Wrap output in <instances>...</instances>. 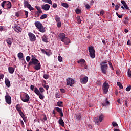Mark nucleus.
<instances>
[{
  "instance_id": "1",
  "label": "nucleus",
  "mask_w": 131,
  "mask_h": 131,
  "mask_svg": "<svg viewBox=\"0 0 131 131\" xmlns=\"http://www.w3.org/2000/svg\"><path fill=\"white\" fill-rule=\"evenodd\" d=\"M32 64L34 65L33 68L35 70H40L41 66L40 65V62H39V61L37 59L34 57L31 59V61L29 63V65Z\"/></svg>"
},
{
  "instance_id": "2",
  "label": "nucleus",
  "mask_w": 131,
  "mask_h": 131,
  "mask_svg": "<svg viewBox=\"0 0 131 131\" xmlns=\"http://www.w3.org/2000/svg\"><path fill=\"white\" fill-rule=\"evenodd\" d=\"M1 6L3 9H7L8 10V9H11V8H12V4H11L10 1H4L1 3Z\"/></svg>"
},
{
  "instance_id": "3",
  "label": "nucleus",
  "mask_w": 131,
  "mask_h": 131,
  "mask_svg": "<svg viewBox=\"0 0 131 131\" xmlns=\"http://www.w3.org/2000/svg\"><path fill=\"white\" fill-rule=\"evenodd\" d=\"M100 66L102 73H103V74H106L107 69L108 68V64H107V62L103 61L102 62H101Z\"/></svg>"
},
{
  "instance_id": "4",
  "label": "nucleus",
  "mask_w": 131,
  "mask_h": 131,
  "mask_svg": "<svg viewBox=\"0 0 131 131\" xmlns=\"http://www.w3.org/2000/svg\"><path fill=\"white\" fill-rule=\"evenodd\" d=\"M20 98L21 101L25 103H27L30 99V97H29V95L27 94V93H23L21 94Z\"/></svg>"
},
{
  "instance_id": "5",
  "label": "nucleus",
  "mask_w": 131,
  "mask_h": 131,
  "mask_svg": "<svg viewBox=\"0 0 131 131\" xmlns=\"http://www.w3.org/2000/svg\"><path fill=\"white\" fill-rule=\"evenodd\" d=\"M103 119H104V115H101L99 116V117H95L94 119V121L97 125L100 124V122H102L103 121Z\"/></svg>"
},
{
  "instance_id": "6",
  "label": "nucleus",
  "mask_w": 131,
  "mask_h": 131,
  "mask_svg": "<svg viewBox=\"0 0 131 131\" xmlns=\"http://www.w3.org/2000/svg\"><path fill=\"white\" fill-rule=\"evenodd\" d=\"M102 91L103 94L106 95L108 93V91H109V84L108 83L105 82L102 85Z\"/></svg>"
},
{
  "instance_id": "7",
  "label": "nucleus",
  "mask_w": 131,
  "mask_h": 131,
  "mask_svg": "<svg viewBox=\"0 0 131 131\" xmlns=\"http://www.w3.org/2000/svg\"><path fill=\"white\" fill-rule=\"evenodd\" d=\"M89 52L90 53L91 58L94 59L96 56V54H95V49H94L92 46L89 47Z\"/></svg>"
},
{
  "instance_id": "8",
  "label": "nucleus",
  "mask_w": 131,
  "mask_h": 131,
  "mask_svg": "<svg viewBox=\"0 0 131 131\" xmlns=\"http://www.w3.org/2000/svg\"><path fill=\"white\" fill-rule=\"evenodd\" d=\"M34 93L37 96H39V99H40V100H42L43 99H45V96H43L42 94H40V92H39V90L37 87L35 88Z\"/></svg>"
},
{
  "instance_id": "9",
  "label": "nucleus",
  "mask_w": 131,
  "mask_h": 131,
  "mask_svg": "<svg viewBox=\"0 0 131 131\" xmlns=\"http://www.w3.org/2000/svg\"><path fill=\"white\" fill-rule=\"evenodd\" d=\"M5 98L6 103H7V104H8L9 105H11L12 103V100L11 99V96L9 95V93H8V92H6Z\"/></svg>"
},
{
  "instance_id": "10",
  "label": "nucleus",
  "mask_w": 131,
  "mask_h": 131,
  "mask_svg": "<svg viewBox=\"0 0 131 131\" xmlns=\"http://www.w3.org/2000/svg\"><path fill=\"white\" fill-rule=\"evenodd\" d=\"M28 36L30 41L34 42L35 40H36V37L35 36V35L33 34L32 33H29Z\"/></svg>"
},
{
  "instance_id": "11",
  "label": "nucleus",
  "mask_w": 131,
  "mask_h": 131,
  "mask_svg": "<svg viewBox=\"0 0 131 131\" xmlns=\"http://www.w3.org/2000/svg\"><path fill=\"white\" fill-rule=\"evenodd\" d=\"M59 38L61 41H64V40H68V41H69V38L66 37V35L63 33L59 34Z\"/></svg>"
},
{
  "instance_id": "12",
  "label": "nucleus",
  "mask_w": 131,
  "mask_h": 131,
  "mask_svg": "<svg viewBox=\"0 0 131 131\" xmlns=\"http://www.w3.org/2000/svg\"><path fill=\"white\" fill-rule=\"evenodd\" d=\"M67 85H70V86H72V85L74 84V80L71 78L67 79Z\"/></svg>"
},
{
  "instance_id": "13",
  "label": "nucleus",
  "mask_w": 131,
  "mask_h": 131,
  "mask_svg": "<svg viewBox=\"0 0 131 131\" xmlns=\"http://www.w3.org/2000/svg\"><path fill=\"white\" fill-rule=\"evenodd\" d=\"M41 8L42 10H44V11H49V10H50V8H51V5L48 4H43L41 5Z\"/></svg>"
},
{
  "instance_id": "14",
  "label": "nucleus",
  "mask_w": 131,
  "mask_h": 131,
  "mask_svg": "<svg viewBox=\"0 0 131 131\" xmlns=\"http://www.w3.org/2000/svg\"><path fill=\"white\" fill-rule=\"evenodd\" d=\"M88 80H89V78L88 77H84L83 78L80 79V81L81 83H83L85 84L86 82H88Z\"/></svg>"
},
{
  "instance_id": "15",
  "label": "nucleus",
  "mask_w": 131,
  "mask_h": 131,
  "mask_svg": "<svg viewBox=\"0 0 131 131\" xmlns=\"http://www.w3.org/2000/svg\"><path fill=\"white\" fill-rule=\"evenodd\" d=\"M5 84L7 88H10L11 86V83L10 82V80L8 78H5Z\"/></svg>"
},
{
  "instance_id": "16",
  "label": "nucleus",
  "mask_w": 131,
  "mask_h": 131,
  "mask_svg": "<svg viewBox=\"0 0 131 131\" xmlns=\"http://www.w3.org/2000/svg\"><path fill=\"white\" fill-rule=\"evenodd\" d=\"M14 30H15L16 32L19 33L22 31V28H21V27H20L19 26H15V27L14 28Z\"/></svg>"
},
{
  "instance_id": "17",
  "label": "nucleus",
  "mask_w": 131,
  "mask_h": 131,
  "mask_svg": "<svg viewBox=\"0 0 131 131\" xmlns=\"http://www.w3.org/2000/svg\"><path fill=\"white\" fill-rule=\"evenodd\" d=\"M35 25L36 27L38 29L42 26V24H41V23H40V21H36L35 22Z\"/></svg>"
},
{
  "instance_id": "18",
  "label": "nucleus",
  "mask_w": 131,
  "mask_h": 131,
  "mask_svg": "<svg viewBox=\"0 0 131 131\" xmlns=\"http://www.w3.org/2000/svg\"><path fill=\"white\" fill-rule=\"evenodd\" d=\"M58 123H59V124L61 125V126H64L65 123H64V121H63L62 117L59 118V120L58 121Z\"/></svg>"
},
{
  "instance_id": "19",
  "label": "nucleus",
  "mask_w": 131,
  "mask_h": 131,
  "mask_svg": "<svg viewBox=\"0 0 131 131\" xmlns=\"http://www.w3.org/2000/svg\"><path fill=\"white\" fill-rule=\"evenodd\" d=\"M8 71L9 73H11V74H13L14 73V71H15V69L12 67H10L8 68Z\"/></svg>"
},
{
  "instance_id": "20",
  "label": "nucleus",
  "mask_w": 131,
  "mask_h": 131,
  "mask_svg": "<svg viewBox=\"0 0 131 131\" xmlns=\"http://www.w3.org/2000/svg\"><path fill=\"white\" fill-rule=\"evenodd\" d=\"M38 29H39V31H40V32H42V33L46 32V28L43 27V26H42L41 27L39 28Z\"/></svg>"
},
{
  "instance_id": "21",
  "label": "nucleus",
  "mask_w": 131,
  "mask_h": 131,
  "mask_svg": "<svg viewBox=\"0 0 131 131\" xmlns=\"http://www.w3.org/2000/svg\"><path fill=\"white\" fill-rule=\"evenodd\" d=\"M18 58L19 60H23V53L22 52H19L17 54Z\"/></svg>"
},
{
  "instance_id": "22",
  "label": "nucleus",
  "mask_w": 131,
  "mask_h": 131,
  "mask_svg": "<svg viewBox=\"0 0 131 131\" xmlns=\"http://www.w3.org/2000/svg\"><path fill=\"white\" fill-rule=\"evenodd\" d=\"M35 8L36 9V10H37V13L38 14H41V13H42V10H41V8H40V7L36 6Z\"/></svg>"
},
{
  "instance_id": "23",
  "label": "nucleus",
  "mask_w": 131,
  "mask_h": 131,
  "mask_svg": "<svg viewBox=\"0 0 131 131\" xmlns=\"http://www.w3.org/2000/svg\"><path fill=\"white\" fill-rule=\"evenodd\" d=\"M121 3L124 6L125 9H128V7H127V5H126V3H125V1L121 0Z\"/></svg>"
},
{
  "instance_id": "24",
  "label": "nucleus",
  "mask_w": 131,
  "mask_h": 131,
  "mask_svg": "<svg viewBox=\"0 0 131 131\" xmlns=\"http://www.w3.org/2000/svg\"><path fill=\"white\" fill-rule=\"evenodd\" d=\"M77 63L79 64H82V65H83L84 64H85V60L83 59H81L80 60L77 61Z\"/></svg>"
},
{
  "instance_id": "25",
  "label": "nucleus",
  "mask_w": 131,
  "mask_h": 131,
  "mask_svg": "<svg viewBox=\"0 0 131 131\" xmlns=\"http://www.w3.org/2000/svg\"><path fill=\"white\" fill-rule=\"evenodd\" d=\"M20 116L22 117L23 119L24 120H25V115H24V114L23 113V112H22V111H21L20 112H19Z\"/></svg>"
},
{
  "instance_id": "26",
  "label": "nucleus",
  "mask_w": 131,
  "mask_h": 131,
  "mask_svg": "<svg viewBox=\"0 0 131 131\" xmlns=\"http://www.w3.org/2000/svg\"><path fill=\"white\" fill-rule=\"evenodd\" d=\"M43 3H47L48 4H50V5H53V2L52 0H42Z\"/></svg>"
},
{
  "instance_id": "27",
  "label": "nucleus",
  "mask_w": 131,
  "mask_h": 131,
  "mask_svg": "<svg viewBox=\"0 0 131 131\" xmlns=\"http://www.w3.org/2000/svg\"><path fill=\"white\" fill-rule=\"evenodd\" d=\"M6 42L7 43H8V45H9L10 46H11V45H12V39L11 38H8L6 40Z\"/></svg>"
},
{
  "instance_id": "28",
  "label": "nucleus",
  "mask_w": 131,
  "mask_h": 131,
  "mask_svg": "<svg viewBox=\"0 0 131 131\" xmlns=\"http://www.w3.org/2000/svg\"><path fill=\"white\" fill-rule=\"evenodd\" d=\"M42 41H43V42H46V43L48 42V37H47V36H44L43 37H42Z\"/></svg>"
},
{
  "instance_id": "29",
  "label": "nucleus",
  "mask_w": 131,
  "mask_h": 131,
  "mask_svg": "<svg viewBox=\"0 0 131 131\" xmlns=\"http://www.w3.org/2000/svg\"><path fill=\"white\" fill-rule=\"evenodd\" d=\"M47 17L48 15L47 14H43L40 16V19L41 20H43V19H46V18H47Z\"/></svg>"
},
{
  "instance_id": "30",
  "label": "nucleus",
  "mask_w": 131,
  "mask_h": 131,
  "mask_svg": "<svg viewBox=\"0 0 131 131\" xmlns=\"http://www.w3.org/2000/svg\"><path fill=\"white\" fill-rule=\"evenodd\" d=\"M62 7H64V8H68L69 7V5H68V4L66 3H63L61 4Z\"/></svg>"
},
{
  "instance_id": "31",
  "label": "nucleus",
  "mask_w": 131,
  "mask_h": 131,
  "mask_svg": "<svg viewBox=\"0 0 131 131\" xmlns=\"http://www.w3.org/2000/svg\"><path fill=\"white\" fill-rule=\"evenodd\" d=\"M76 119H78V120H80V118H81V114H77L76 115Z\"/></svg>"
},
{
  "instance_id": "32",
  "label": "nucleus",
  "mask_w": 131,
  "mask_h": 131,
  "mask_svg": "<svg viewBox=\"0 0 131 131\" xmlns=\"http://www.w3.org/2000/svg\"><path fill=\"white\" fill-rule=\"evenodd\" d=\"M16 110L18 112H20V111H22L21 110V108L20 107V105H19V104H17L16 106Z\"/></svg>"
},
{
  "instance_id": "33",
  "label": "nucleus",
  "mask_w": 131,
  "mask_h": 131,
  "mask_svg": "<svg viewBox=\"0 0 131 131\" xmlns=\"http://www.w3.org/2000/svg\"><path fill=\"white\" fill-rule=\"evenodd\" d=\"M62 42H64L65 45L67 46L70 43V39H69V41H68V40H64V41H62Z\"/></svg>"
},
{
  "instance_id": "34",
  "label": "nucleus",
  "mask_w": 131,
  "mask_h": 131,
  "mask_svg": "<svg viewBox=\"0 0 131 131\" xmlns=\"http://www.w3.org/2000/svg\"><path fill=\"white\" fill-rule=\"evenodd\" d=\"M117 84L118 86L120 88V89H123V86H122V84H121V83H120V82H117Z\"/></svg>"
},
{
  "instance_id": "35",
  "label": "nucleus",
  "mask_w": 131,
  "mask_h": 131,
  "mask_svg": "<svg viewBox=\"0 0 131 131\" xmlns=\"http://www.w3.org/2000/svg\"><path fill=\"white\" fill-rule=\"evenodd\" d=\"M109 103H110L109 101H108V100H107V99H106L105 103H102V106H107V105H109Z\"/></svg>"
},
{
  "instance_id": "36",
  "label": "nucleus",
  "mask_w": 131,
  "mask_h": 131,
  "mask_svg": "<svg viewBox=\"0 0 131 131\" xmlns=\"http://www.w3.org/2000/svg\"><path fill=\"white\" fill-rule=\"evenodd\" d=\"M39 91L40 92V93H41V94H42V93H43V92H45V89L42 87H40Z\"/></svg>"
},
{
  "instance_id": "37",
  "label": "nucleus",
  "mask_w": 131,
  "mask_h": 131,
  "mask_svg": "<svg viewBox=\"0 0 131 131\" xmlns=\"http://www.w3.org/2000/svg\"><path fill=\"white\" fill-rule=\"evenodd\" d=\"M55 109L57 111V112H59V113H62V109L60 108L59 107H55Z\"/></svg>"
},
{
  "instance_id": "38",
  "label": "nucleus",
  "mask_w": 131,
  "mask_h": 131,
  "mask_svg": "<svg viewBox=\"0 0 131 131\" xmlns=\"http://www.w3.org/2000/svg\"><path fill=\"white\" fill-rule=\"evenodd\" d=\"M127 75L128 77L131 78V71H130V69H129L128 70V71H127Z\"/></svg>"
},
{
  "instance_id": "39",
  "label": "nucleus",
  "mask_w": 131,
  "mask_h": 131,
  "mask_svg": "<svg viewBox=\"0 0 131 131\" xmlns=\"http://www.w3.org/2000/svg\"><path fill=\"white\" fill-rule=\"evenodd\" d=\"M35 87L34 85H31L30 86V90H31V91H33V92H34V90H35Z\"/></svg>"
},
{
  "instance_id": "40",
  "label": "nucleus",
  "mask_w": 131,
  "mask_h": 131,
  "mask_svg": "<svg viewBox=\"0 0 131 131\" xmlns=\"http://www.w3.org/2000/svg\"><path fill=\"white\" fill-rule=\"evenodd\" d=\"M75 12H76V14H80V13H81V11L80 10H79L78 8H77L75 10Z\"/></svg>"
},
{
  "instance_id": "41",
  "label": "nucleus",
  "mask_w": 131,
  "mask_h": 131,
  "mask_svg": "<svg viewBox=\"0 0 131 131\" xmlns=\"http://www.w3.org/2000/svg\"><path fill=\"white\" fill-rule=\"evenodd\" d=\"M24 4L25 7H27L29 4V3H28V1H24Z\"/></svg>"
},
{
  "instance_id": "42",
  "label": "nucleus",
  "mask_w": 131,
  "mask_h": 131,
  "mask_svg": "<svg viewBox=\"0 0 131 131\" xmlns=\"http://www.w3.org/2000/svg\"><path fill=\"white\" fill-rule=\"evenodd\" d=\"M58 60L59 62H62V61H63V58H62V56H59L58 57Z\"/></svg>"
},
{
  "instance_id": "43",
  "label": "nucleus",
  "mask_w": 131,
  "mask_h": 131,
  "mask_svg": "<svg viewBox=\"0 0 131 131\" xmlns=\"http://www.w3.org/2000/svg\"><path fill=\"white\" fill-rule=\"evenodd\" d=\"M77 21L79 24H80L81 23V19H80V17H77Z\"/></svg>"
},
{
  "instance_id": "44",
  "label": "nucleus",
  "mask_w": 131,
  "mask_h": 131,
  "mask_svg": "<svg viewBox=\"0 0 131 131\" xmlns=\"http://www.w3.org/2000/svg\"><path fill=\"white\" fill-rule=\"evenodd\" d=\"M62 101H59L57 102V106H58V107H62Z\"/></svg>"
},
{
  "instance_id": "45",
  "label": "nucleus",
  "mask_w": 131,
  "mask_h": 131,
  "mask_svg": "<svg viewBox=\"0 0 131 131\" xmlns=\"http://www.w3.org/2000/svg\"><path fill=\"white\" fill-rule=\"evenodd\" d=\"M49 75L47 74H45L43 75V78L45 79H48V78H49Z\"/></svg>"
},
{
  "instance_id": "46",
  "label": "nucleus",
  "mask_w": 131,
  "mask_h": 131,
  "mask_svg": "<svg viewBox=\"0 0 131 131\" xmlns=\"http://www.w3.org/2000/svg\"><path fill=\"white\" fill-rule=\"evenodd\" d=\"M119 7H120V5H116L115 6V10L118 11V8H119Z\"/></svg>"
},
{
  "instance_id": "47",
  "label": "nucleus",
  "mask_w": 131,
  "mask_h": 131,
  "mask_svg": "<svg viewBox=\"0 0 131 131\" xmlns=\"http://www.w3.org/2000/svg\"><path fill=\"white\" fill-rule=\"evenodd\" d=\"M55 20L56 21V22H59L60 21V17H59L58 16H56L55 17Z\"/></svg>"
},
{
  "instance_id": "48",
  "label": "nucleus",
  "mask_w": 131,
  "mask_h": 131,
  "mask_svg": "<svg viewBox=\"0 0 131 131\" xmlns=\"http://www.w3.org/2000/svg\"><path fill=\"white\" fill-rule=\"evenodd\" d=\"M55 97L57 98H61V95L59 93H56Z\"/></svg>"
},
{
  "instance_id": "49",
  "label": "nucleus",
  "mask_w": 131,
  "mask_h": 131,
  "mask_svg": "<svg viewBox=\"0 0 131 131\" xmlns=\"http://www.w3.org/2000/svg\"><path fill=\"white\" fill-rule=\"evenodd\" d=\"M57 27L60 28L62 26V23L60 21H57Z\"/></svg>"
},
{
  "instance_id": "50",
  "label": "nucleus",
  "mask_w": 131,
  "mask_h": 131,
  "mask_svg": "<svg viewBox=\"0 0 131 131\" xmlns=\"http://www.w3.org/2000/svg\"><path fill=\"white\" fill-rule=\"evenodd\" d=\"M112 124L114 127H115V126H118V124H117L116 122H113L112 123Z\"/></svg>"
},
{
  "instance_id": "51",
  "label": "nucleus",
  "mask_w": 131,
  "mask_h": 131,
  "mask_svg": "<svg viewBox=\"0 0 131 131\" xmlns=\"http://www.w3.org/2000/svg\"><path fill=\"white\" fill-rule=\"evenodd\" d=\"M25 15L26 16V18H27L28 17V11L25 10Z\"/></svg>"
},
{
  "instance_id": "52",
  "label": "nucleus",
  "mask_w": 131,
  "mask_h": 131,
  "mask_svg": "<svg viewBox=\"0 0 131 131\" xmlns=\"http://www.w3.org/2000/svg\"><path fill=\"white\" fill-rule=\"evenodd\" d=\"M41 52L43 53V54L45 53L48 55V52H46V50H45V49H41Z\"/></svg>"
},
{
  "instance_id": "53",
  "label": "nucleus",
  "mask_w": 131,
  "mask_h": 131,
  "mask_svg": "<svg viewBox=\"0 0 131 131\" xmlns=\"http://www.w3.org/2000/svg\"><path fill=\"white\" fill-rule=\"evenodd\" d=\"M116 15L117 16V17H118V18H119L120 19H121V18H122V15H120L118 13L116 12Z\"/></svg>"
},
{
  "instance_id": "54",
  "label": "nucleus",
  "mask_w": 131,
  "mask_h": 131,
  "mask_svg": "<svg viewBox=\"0 0 131 131\" xmlns=\"http://www.w3.org/2000/svg\"><path fill=\"white\" fill-rule=\"evenodd\" d=\"M26 59L27 62H29V61H30V56H27Z\"/></svg>"
},
{
  "instance_id": "55",
  "label": "nucleus",
  "mask_w": 131,
  "mask_h": 131,
  "mask_svg": "<svg viewBox=\"0 0 131 131\" xmlns=\"http://www.w3.org/2000/svg\"><path fill=\"white\" fill-rule=\"evenodd\" d=\"M130 90H131L130 86H128L126 88V91H127V92H129V91H130Z\"/></svg>"
},
{
  "instance_id": "56",
  "label": "nucleus",
  "mask_w": 131,
  "mask_h": 131,
  "mask_svg": "<svg viewBox=\"0 0 131 131\" xmlns=\"http://www.w3.org/2000/svg\"><path fill=\"white\" fill-rule=\"evenodd\" d=\"M104 15V10H101L100 11V16H103Z\"/></svg>"
},
{
  "instance_id": "57",
  "label": "nucleus",
  "mask_w": 131,
  "mask_h": 131,
  "mask_svg": "<svg viewBox=\"0 0 131 131\" xmlns=\"http://www.w3.org/2000/svg\"><path fill=\"white\" fill-rule=\"evenodd\" d=\"M85 8H86V9H90L91 8V6L89 4H86L85 5Z\"/></svg>"
},
{
  "instance_id": "58",
  "label": "nucleus",
  "mask_w": 131,
  "mask_h": 131,
  "mask_svg": "<svg viewBox=\"0 0 131 131\" xmlns=\"http://www.w3.org/2000/svg\"><path fill=\"white\" fill-rule=\"evenodd\" d=\"M108 65L111 68H113V67L112 66V63H111V62L110 61L108 62Z\"/></svg>"
},
{
  "instance_id": "59",
  "label": "nucleus",
  "mask_w": 131,
  "mask_h": 131,
  "mask_svg": "<svg viewBox=\"0 0 131 131\" xmlns=\"http://www.w3.org/2000/svg\"><path fill=\"white\" fill-rule=\"evenodd\" d=\"M127 45L128 46H131V41H130V40H128L127 41Z\"/></svg>"
},
{
  "instance_id": "60",
  "label": "nucleus",
  "mask_w": 131,
  "mask_h": 131,
  "mask_svg": "<svg viewBox=\"0 0 131 131\" xmlns=\"http://www.w3.org/2000/svg\"><path fill=\"white\" fill-rule=\"evenodd\" d=\"M60 92H61V93H65V92H66V91L65 89H60Z\"/></svg>"
},
{
  "instance_id": "61",
  "label": "nucleus",
  "mask_w": 131,
  "mask_h": 131,
  "mask_svg": "<svg viewBox=\"0 0 131 131\" xmlns=\"http://www.w3.org/2000/svg\"><path fill=\"white\" fill-rule=\"evenodd\" d=\"M53 8H57V4L54 3L52 5Z\"/></svg>"
},
{
  "instance_id": "62",
  "label": "nucleus",
  "mask_w": 131,
  "mask_h": 131,
  "mask_svg": "<svg viewBox=\"0 0 131 131\" xmlns=\"http://www.w3.org/2000/svg\"><path fill=\"white\" fill-rule=\"evenodd\" d=\"M43 87L45 89H46V90H48V89H49V85H44Z\"/></svg>"
},
{
  "instance_id": "63",
  "label": "nucleus",
  "mask_w": 131,
  "mask_h": 131,
  "mask_svg": "<svg viewBox=\"0 0 131 131\" xmlns=\"http://www.w3.org/2000/svg\"><path fill=\"white\" fill-rule=\"evenodd\" d=\"M83 65L84 68H85V69H88V66H86V63H84Z\"/></svg>"
},
{
  "instance_id": "64",
  "label": "nucleus",
  "mask_w": 131,
  "mask_h": 131,
  "mask_svg": "<svg viewBox=\"0 0 131 131\" xmlns=\"http://www.w3.org/2000/svg\"><path fill=\"white\" fill-rule=\"evenodd\" d=\"M4 78V74L0 75V79H3Z\"/></svg>"
}]
</instances>
